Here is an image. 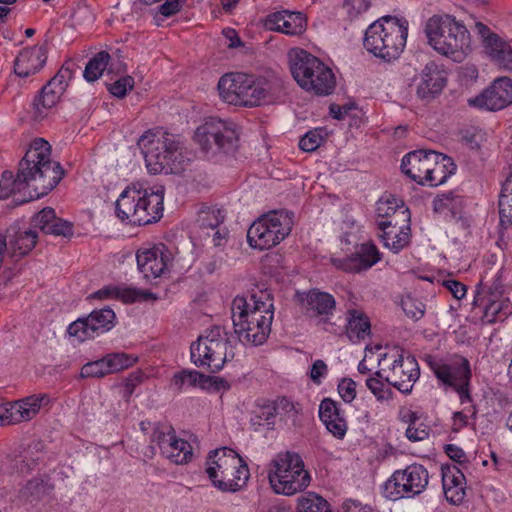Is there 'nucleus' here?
I'll use <instances>...</instances> for the list:
<instances>
[{
    "mask_svg": "<svg viewBox=\"0 0 512 512\" xmlns=\"http://www.w3.org/2000/svg\"><path fill=\"white\" fill-rule=\"evenodd\" d=\"M210 380L209 376L203 375L198 371L183 370L174 375L172 385L178 390L197 386L204 388Z\"/></svg>",
    "mask_w": 512,
    "mask_h": 512,
    "instance_id": "ea45409f",
    "label": "nucleus"
},
{
    "mask_svg": "<svg viewBox=\"0 0 512 512\" xmlns=\"http://www.w3.org/2000/svg\"><path fill=\"white\" fill-rule=\"evenodd\" d=\"M472 107L488 111H498L512 104V79L499 77L483 92L468 99Z\"/></svg>",
    "mask_w": 512,
    "mask_h": 512,
    "instance_id": "6ab92c4d",
    "label": "nucleus"
},
{
    "mask_svg": "<svg viewBox=\"0 0 512 512\" xmlns=\"http://www.w3.org/2000/svg\"><path fill=\"white\" fill-rule=\"evenodd\" d=\"M137 266L146 279L162 276L172 261V254L164 244L142 247L136 253Z\"/></svg>",
    "mask_w": 512,
    "mask_h": 512,
    "instance_id": "412c9836",
    "label": "nucleus"
},
{
    "mask_svg": "<svg viewBox=\"0 0 512 512\" xmlns=\"http://www.w3.org/2000/svg\"><path fill=\"white\" fill-rule=\"evenodd\" d=\"M407 36V20L384 16L368 26L363 45L375 57L391 62L398 59L404 51Z\"/></svg>",
    "mask_w": 512,
    "mask_h": 512,
    "instance_id": "423d86ee",
    "label": "nucleus"
},
{
    "mask_svg": "<svg viewBox=\"0 0 512 512\" xmlns=\"http://www.w3.org/2000/svg\"><path fill=\"white\" fill-rule=\"evenodd\" d=\"M288 58L292 76L303 90L317 96L332 94L335 75L320 59L300 48L291 49Z\"/></svg>",
    "mask_w": 512,
    "mask_h": 512,
    "instance_id": "0eeeda50",
    "label": "nucleus"
},
{
    "mask_svg": "<svg viewBox=\"0 0 512 512\" xmlns=\"http://www.w3.org/2000/svg\"><path fill=\"white\" fill-rule=\"evenodd\" d=\"M456 165L453 160L435 151H431V162L427 178L425 177L423 185L435 187L446 182L454 174Z\"/></svg>",
    "mask_w": 512,
    "mask_h": 512,
    "instance_id": "2f4dec72",
    "label": "nucleus"
},
{
    "mask_svg": "<svg viewBox=\"0 0 512 512\" xmlns=\"http://www.w3.org/2000/svg\"><path fill=\"white\" fill-rule=\"evenodd\" d=\"M433 206L435 212L445 216L451 215L452 217H456L462 211L463 198L454 192H448L438 195L433 201Z\"/></svg>",
    "mask_w": 512,
    "mask_h": 512,
    "instance_id": "58836bf2",
    "label": "nucleus"
},
{
    "mask_svg": "<svg viewBox=\"0 0 512 512\" xmlns=\"http://www.w3.org/2000/svg\"><path fill=\"white\" fill-rule=\"evenodd\" d=\"M323 137L317 130L307 132L299 141V147L305 152L315 151L322 143Z\"/></svg>",
    "mask_w": 512,
    "mask_h": 512,
    "instance_id": "4d7b16f0",
    "label": "nucleus"
},
{
    "mask_svg": "<svg viewBox=\"0 0 512 512\" xmlns=\"http://www.w3.org/2000/svg\"><path fill=\"white\" fill-rule=\"evenodd\" d=\"M503 297V286L499 280H495L488 286L482 279L477 286L473 305L484 304L487 299H501Z\"/></svg>",
    "mask_w": 512,
    "mask_h": 512,
    "instance_id": "37998d69",
    "label": "nucleus"
},
{
    "mask_svg": "<svg viewBox=\"0 0 512 512\" xmlns=\"http://www.w3.org/2000/svg\"><path fill=\"white\" fill-rule=\"evenodd\" d=\"M115 312L109 307L92 311L87 317L79 318L68 327V334L83 342L111 330L115 324Z\"/></svg>",
    "mask_w": 512,
    "mask_h": 512,
    "instance_id": "f3484780",
    "label": "nucleus"
},
{
    "mask_svg": "<svg viewBox=\"0 0 512 512\" xmlns=\"http://www.w3.org/2000/svg\"><path fill=\"white\" fill-rule=\"evenodd\" d=\"M272 465L269 481L275 493L290 496L308 487L310 475L297 453H280L272 461Z\"/></svg>",
    "mask_w": 512,
    "mask_h": 512,
    "instance_id": "9d476101",
    "label": "nucleus"
},
{
    "mask_svg": "<svg viewBox=\"0 0 512 512\" xmlns=\"http://www.w3.org/2000/svg\"><path fill=\"white\" fill-rule=\"evenodd\" d=\"M247 74L227 73L218 81V91L220 98L231 105H243L244 93L247 87Z\"/></svg>",
    "mask_w": 512,
    "mask_h": 512,
    "instance_id": "cd10ccee",
    "label": "nucleus"
},
{
    "mask_svg": "<svg viewBox=\"0 0 512 512\" xmlns=\"http://www.w3.org/2000/svg\"><path fill=\"white\" fill-rule=\"evenodd\" d=\"M247 87L242 107L252 108L271 104L279 97L282 83L277 77L247 75Z\"/></svg>",
    "mask_w": 512,
    "mask_h": 512,
    "instance_id": "a211bd4d",
    "label": "nucleus"
},
{
    "mask_svg": "<svg viewBox=\"0 0 512 512\" xmlns=\"http://www.w3.org/2000/svg\"><path fill=\"white\" fill-rule=\"evenodd\" d=\"M55 218L56 214L54 209L46 207L33 217L32 225L34 228H38L44 233Z\"/></svg>",
    "mask_w": 512,
    "mask_h": 512,
    "instance_id": "603ef678",
    "label": "nucleus"
},
{
    "mask_svg": "<svg viewBox=\"0 0 512 512\" xmlns=\"http://www.w3.org/2000/svg\"><path fill=\"white\" fill-rule=\"evenodd\" d=\"M371 6V0H345L344 8L351 20L366 13Z\"/></svg>",
    "mask_w": 512,
    "mask_h": 512,
    "instance_id": "3c124183",
    "label": "nucleus"
},
{
    "mask_svg": "<svg viewBox=\"0 0 512 512\" xmlns=\"http://www.w3.org/2000/svg\"><path fill=\"white\" fill-rule=\"evenodd\" d=\"M376 214L377 222H394L398 217L397 214L410 216V211L401 200H398L395 196L388 195L381 197L377 201Z\"/></svg>",
    "mask_w": 512,
    "mask_h": 512,
    "instance_id": "72a5a7b5",
    "label": "nucleus"
},
{
    "mask_svg": "<svg viewBox=\"0 0 512 512\" xmlns=\"http://www.w3.org/2000/svg\"><path fill=\"white\" fill-rule=\"evenodd\" d=\"M442 485L446 500L454 505L461 504L466 496V479L455 465L442 466Z\"/></svg>",
    "mask_w": 512,
    "mask_h": 512,
    "instance_id": "c85d7f7f",
    "label": "nucleus"
},
{
    "mask_svg": "<svg viewBox=\"0 0 512 512\" xmlns=\"http://www.w3.org/2000/svg\"><path fill=\"white\" fill-rule=\"evenodd\" d=\"M327 373V365L322 360H316L310 371V378L314 383L320 384L321 378Z\"/></svg>",
    "mask_w": 512,
    "mask_h": 512,
    "instance_id": "338daca9",
    "label": "nucleus"
},
{
    "mask_svg": "<svg viewBox=\"0 0 512 512\" xmlns=\"http://www.w3.org/2000/svg\"><path fill=\"white\" fill-rule=\"evenodd\" d=\"M234 331L244 344L262 345L271 332L273 303L270 295L260 292L249 300L237 296L231 306Z\"/></svg>",
    "mask_w": 512,
    "mask_h": 512,
    "instance_id": "f03ea898",
    "label": "nucleus"
},
{
    "mask_svg": "<svg viewBox=\"0 0 512 512\" xmlns=\"http://www.w3.org/2000/svg\"><path fill=\"white\" fill-rule=\"evenodd\" d=\"M224 220L219 209L202 210L199 213L198 222L201 228L215 230Z\"/></svg>",
    "mask_w": 512,
    "mask_h": 512,
    "instance_id": "de8ad7c7",
    "label": "nucleus"
},
{
    "mask_svg": "<svg viewBox=\"0 0 512 512\" xmlns=\"http://www.w3.org/2000/svg\"><path fill=\"white\" fill-rule=\"evenodd\" d=\"M143 380V374L141 372H134L129 375L125 382V395L129 397L135 387L140 384Z\"/></svg>",
    "mask_w": 512,
    "mask_h": 512,
    "instance_id": "774afa93",
    "label": "nucleus"
},
{
    "mask_svg": "<svg viewBox=\"0 0 512 512\" xmlns=\"http://www.w3.org/2000/svg\"><path fill=\"white\" fill-rule=\"evenodd\" d=\"M478 305L484 306L483 318L490 324L503 321L512 314V304L508 298L487 299L484 304Z\"/></svg>",
    "mask_w": 512,
    "mask_h": 512,
    "instance_id": "f704fd0d",
    "label": "nucleus"
},
{
    "mask_svg": "<svg viewBox=\"0 0 512 512\" xmlns=\"http://www.w3.org/2000/svg\"><path fill=\"white\" fill-rule=\"evenodd\" d=\"M443 285L452 293V295L460 300L465 297L467 289L466 286L456 280L450 279L443 282Z\"/></svg>",
    "mask_w": 512,
    "mask_h": 512,
    "instance_id": "69168bd1",
    "label": "nucleus"
},
{
    "mask_svg": "<svg viewBox=\"0 0 512 512\" xmlns=\"http://www.w3.org/2000/svg\"><path fill=\"white\" fill-rule=\"evenodd\" d=\"M44 233L54 236L70 237L73 235V226L70 222L56 216Z\"/></svg>",
    "mask_w": 512,
    "mask_h": 512,
    "instance_id": "864d4df0",
    "label": "nucleus"
},
{
    "mask_svg": "<svg viewBox=\"0 0 512 512\" xmlns=\"http://www.w3.org/2000/svg\"><path fill=\"white\" fill-rule=\"evenodd\" d=\"M406 437L413 442L422 441L428 437L427 428L423 424L417 427L415 426V422H412L406 429Z\"/></svg>",
    "mask_w": 512,
    "mask_h": 512,
    "instance_id": "e2e57ef3",
    "label": "nucleus"
},
{
    "mask_svg": "<svg viewBox=\"0 0 512 512\" xmlns=\"http://www.w3.org/2000/svg\"><path fill=\"white\" fill-rule=\"evenodd\" d=\"M133 86L134 79L131 76H125L110 84L108 90L112 95L122 98L133 88Z\"/></svg>",
    "mask_w": 512,
    "mask_h": 512,
    "instance_id": "13d9d810",
    "label": "nucleus"
},
{
    "mask_svg": "<svg viewBox=\"0 0 512 512\" xmlns=\"http://www.w3.org/2000/svg\"><path fill=\"white\" fill-rule=\"evenodd\" d=\"M164 188L129 186L118 197L116 216L133 225H147L158 221L163 214Z\"/></svg>",
    "mask_w": 512,
    "mask_h": 512,
    "instance_id": "20e7f679",
    "label": "nucleus"
},
{
    "mask_svg": "<svg viewBox=\"0 0 512 512\" xmlns=\"http://www.w3.org/2000/svg\"><path fill=\"white\" fill-rule=\"evenodd\" d=\"M143 295L145 298L150 297L151 293L141 294L132 288H121L118 286H105L91 295L95 299H120L125 303L135 302Z\"/></svg>",
    "mask_w": 512,
    "mask_h": 512,
    "instance_id": "e433bc0d",
    "label": "nucleus"
},
{
    "mask_svg": "<svg viewBox=\"0 0 512 512\" xmlns=\"http://www.w3.org/2000/svg\"><path fill=\"white\" fill-rule=\"evenodd\" d=\"M107 368L106 361L103 357L102 359L86 363L81 368L80 375L82 378H101L110 374Z\"/></svg>",
    "mask_w": 512,
    "mask_h": 512,
    "instance_id": "09e8293b",
    "label": "nucleus"
},
{
    "mask_svg": "<svg viewBox=\"0 0 512 512\" xmlns=\"http://www.w3.org/2000/svg\"><path fill=\"white\" fill-rule=\"evenodd\" d=\"M366 387L380 402H388L393 398V391L385 379L378 377L375 373L365 381Z\"/></svg>",
    "mask_w": 512,
    "mask_h": 512,
    "instance_id": "c03bdc74",
    "label": "nucleus"
},
{
    "mask_svg": "<svg viewBox=\"0 0 512 512\" xmlns=\"http://www.w3.org/2000/svg\"><path fill=\"white\" fill-rule=\"evenodd\" d=\"M104 359L110 374L127 369L133 366L138 360L136 356L126 353H111L106 355Z\"/></svg>",
    "mask_w": 512,
    "mask_h": 512,
    "instance_id": "a18cd8bd",
    "label": "nucleus"
},
{
    "mask_svg": "<svg viewBox=\"0 0 512 512\" xmlns=\"http://www.w3.org/2000/svg\"><path fill=\"white\" fill-rule=\"evenodd\" d=\"M301 302L306 309V313L311 316H328L332 314L336 302L334 297L317 289H312L301 297Z\"/></svg>",
    "mask_w": 512,
    "mask_h": 512,
    "instance_id": "473e14b6",
    "label": "nucleus"
},
{
    "mask_svg": "<svg viewBox=\"0 0 512 512\" xmlns=\"http://www.w3.org/2000/svg\"><path fill=\"white\" fill-rule=\"evenodd\" d=\"M110 60V55L106 51H101L97 53L93 58L89 60L84 70V78L88 82H94L99 79Z\"/></svg>",
    "mask_w": 512,
    "mask_h": 512,
    "instance_id": "79ce46f5",
    "label": "nucleus"
},
{
    "mask_svg": "<svg viewBox=\"0 0 512 512\" xmlns=\"http://www.w3.org/2000/svg\"><path fill=\"white\" fill-rule=\"evenodd\" d=\"M430 367L442 384L457 392L461 403L471 401L469 386L472 372L467 358L455 354L445 361L430 362Z\"/></svg>",
    "mask_w": 512,
    "mask_h": 512,
    "instance_id": "4468645a",
    "label": "nucleus"
},
{
    "mask_svg": "<svg viewBox=\"0 0 512 512\" xmlns=\"http://www.w3.org/2000/svg\"><path fill=\"white\" fill-rule=\"evenodd\" d=\"M378 365L379 370L375 374L404 394L412 391L414 383L420 376L415 358L410 355L405 356L403 350L396 346L379 354Z\"/></svg>",
    "mask_w": 512,
    "mask_h": 512,
    "instance_id": "1a4fd4ad",
    "label": "nucleus"
},
{
    "mask_svg": "<svg viewBox=\"0 0 512 512\" xmlns=\"http://www.w3.org/2000/svg\"><path fill=\"white\" fill-rule=\"evenodd\" d=\"M47 61V49L45 46H33L24 48L14 61V72L21 78H26L38 73Z\"/></svg>",
    "mask_w": 512,
    "mask_h": 512,
    "instance_id": "bb28decb",
    "label": "nucleus"
},
{
    "mask_svg": "<svg viewBox=\"0 0 512 512\" xmlns=\"http://www.w3.org/2000/svg\"><path fill=\"white\" fill-rule=\"evenodd\" d=\"M319 417L327 430L336 438L343 439L348 426L338 404L330 398H325L319 406Z\"/></svg>",
    "mask_w": 512,
    "mask_h": 512,
    "instance_id": "c756f323",
    "label": "nucleus"
},
{
    "mask_svg": "<svg viewBox=\"0 0 512 512\" xmlns=\"http://www.w3.org/2000/svg\"><path fill=\"white\" fill-rule=\"evenodd\" d=\"M186 0H165L160 5L159 13L164 17H170L180 11Z\"/></svg>",
    "mask_w": 512,
    "mask_h": 512,
    "instance_id": "0e129e2a",
    "label": "nucleus"
},
{
    "mask_svg": "<svg viewBox=\"0 0 512 512\" xmlns=\"http://www.w3.org/2000/svg\"><path fill=\"white\" fill-rule=\"evenodd\" d=\"M429 482V473L421 464H411L396 470L384 484L385 497L390 500L413 498L420 495Z\"/></svg>",
    "mask_w": 512,
    "mask_h": 512,
    "instance_id": "2eb2a0df",
    "label": "nucleus"
},
{
    "mask_svg": "<svg viewBox=\"0 0 512 512\" xmlns=\"http://www.w3.org/2000/svg\"><path fill=\"white\" fill-rule=\"evenodd\" d=\"M298 512H330L326 500L315 494H308L298 501Z\"/></svg>",
    "mask_w": 512,
    "mask_h": 512,
    "instance_id": "49530a36",
    "label": "nucleus"
},
{
    "mask_svg": "<svg viewBox=\"0 0 512 512\" xmlns=\"http://www.w3.org/2000/svg\"><path fill=\"white\" fill-rule=\"evenodd\" d=\"M71 70L63 66L58 73L48 82L54 89L61 87V91L65 92L67 87V79L71 77Z\"/></svg>",
    "mask_w": 512,
    "mask_h": 512,
    "instance_id": "680f3d73",
    "label": "nucleus"
},
{
    "mask_svg": "<svg viewBox=\"0 0 512 512\" xmlns=\"http://www.w3.org/2000/svg\"><path fill=\"white\" fill-rule=\"evenodd\" d=\"M275 406L276 416H280L281 419H293L298 414V409L295 404L286 397H278L272 400Z\"/></svg>",
    "mask_w": 512,
    "mask_h": 512,
    "instance_id": "8fccbe9b",
    "label": "nucleus"
},
{
    "mask_svg": "<svg viewBox=\"0 0 512 512\" xmlns=\"http://www.w3.org/2000/svg\"><path fill=\"white\" fill-rule=\"evenodd\" d=\"M394 222H377L378 236L384 246L398 253L406 247L411 238L410 220L411 216L397 214Z\"/></svg>",
    "mask_w": 512,
    "mask_h": 512,
    "instance_id": "4be33fe9",
    "label": "nucleus"
},
{
    "mask_svg": "<svg viewBox=\"0 0 512 512\" xmlns=\"http://www.w3.org/2000/svg\"><path fill=\"white\" fill-rule=\"evenodd\" d=\"M194 140L207 153H231L238 147V127L231 120L208 117L196 128Z\"/></svg>",
    "mask_w": 512,
    "mask_h": 512,
    "instance_id": "ddd939ff",
    "label": "nucleus"
},
{
    "mask_svg": "<svg viewBox=\"0 0 512 512\" xmlns=\"http://www.w3.org/2000/svg\"><path fill=\"white\" fill-rule=\"evenodd\" d=\"M402 308L405 314L414 320L420 319L425 313V305L410 297L402 301Z\"/></svg>",
    "mask_w": 512,
    "mask_h": 512,
    "instance_id": "6e6d98bb",
    "label": "nucleus"
},
{
    "mask_svg": "<svg viewBox=\"0 0 512 512\" xmlns=\"http://www.w3.org/2000/svg\"><path fill=\"white\" fill-rule=\"evenodd\" d=\"M338 392L345 402H352L356 397V382L351 378L342 379L338 384Z\"/></svg>",
    "mask_w": 512,
    "mask_h": 512,
    "instance_id": "052dcab7",
    "label": "nucleus"
},
{
    "mask_svg": "<svg viewBox=\"0 0 512 512\" xmlns=\"http://www.w3.org/2000/svg\"><path fill=\"white\" fill-rule=\"evenodd\" d=\"M475 30L489 57L501 68L512 70V46L481 22L475 24Z\"/></svg>",
    "mask_w": 512,
    "mask_h": 512,
    "instance_id": "5701e85b",
    "label": "nucleus"
},
{
    "mask_svg": "<svg viewBox=\"0 0 512 512\" xmlns=\"http://www.w3.org/2000/svg\"><path fill=\"white\" fill-rule=\"evenodd\" d=\"M51 487L42 479H32L27 482L25 492L29 493L34 498H41L43 495L50 491Z\"/></svg>",
    "mask_w": 512,
    "mask_h": 512,
    "instance_id": "bf43d9fd",
    "label": "nucleus"
},
{
    "mask_svg": "<svg viewBox=\"0 0 512 512\" xmlns=\"http://www.w3.org/2000/svg\"><path fill=\"white\" fill-rule=\"evenodd\" d=\"M446 83L445 72L435 62H428L420 73L416 94L422 100H430L441 93Z\"/></svg>",
    "mask_w": 512,
    "mask_h": 512,
    "instance_id": "a878e982",
    "label": "nucleus"
},
{
    "mask_svg": "<svg viewBox=\"0 0 512 512\" xmlns=\"http://www.w3.org/2000/svg\"><path fill=\"white\" fill-rule=\"evenodd\" d=\"M370 333V322L362 313L352 310L349 312L347 334L351 339H364Z\"/></svg>",
    "mask_w": 512,
    "mask_h": 512,
    "instance_id": "a19ab883",
    "label": "nucleus"
},
{
    "mask_svg": "<svg viewBox=\"0 0 512 512\" xmlns=\"http://www.w3.org/2000/svg\"><path fill=\"white\" fill-rule=\"evenodd\" d=\"M138 146L151 174H180L189 165V152L177 135L148 131L140 137Z\"/></svg>",
    "mask_w": 512,
    "mask_h": 512,
    "instance_id": "7ed1b4c3",
    "label": "nucleus"
},
{
    "mask_svg": "<svg viewBox=\"0 0 512 512\" xmlns=\"http://www.w3.org/2000/svg\"><path fill=\"white\" fill-rule=\"evenodd\" d=\"M500 226L508 229L512 226V197L499 198Z\"/></svg>",
    "mask_w": 512,
    "mask_h": 512,
    "instance_id": "5fc2aeb1",
    "label": "nucleus"
},
{
    "mask_svg": "<svg viewBox=\"0 0 512 512\" xmlns=\"http://www.w3.org/2000/svg\"><path fill=\"white\" fill-rule=\"evenodd\" d=\"M276 417V410L272 400H261L252 411L250 423L255 430L261 426L272 429L275 425Z\"/></svg>",
    "mask_w": 512,
    "mask_h": 512,
    "instance_id": "c9c22d12",
    "label": "nucleus"
},
{
    "mask_svg": "<svg viewBox=\"0 0 512 512\" xmlns=\"http://www.w3.org/2000/svg\"><path fill=\"white\" fill-rule=\"evenodd\" d=\"M63 93L61 87L54 89L47 83L42 88L40 96L34 101L35 118L43 119L46 116V110L54 107Z\"/></svg>",
    "mask_w": 512,
    "mask_h": 512,
    "instance_id": "4c0bfd02",
    "label": "nucleus"
},
{
    "mask_svg": "<svg viewBox=\"0 0 512 512\" xmlns=\"http://www.w3.org/2000/svg\"><path fill=\"white\" fill-rule=\"evenodd\" d=\"M229 338L225 330L215 326L198 337L191 345V360L197 367L207 368L215 373L220 371L229 357L234 354L228 351Z\"/></svg>",
    "mask_w": 512,
    "mask_h": 512,
    "instance_id": "f8f14e48",
    "label": "nucleus"
},
{
    "mask_svg": "<svg viewBox=\"0 0 512 512\" xmlns=\"http://www.w3.org/2000/svg\"><path fill=\"white\" fill-rule=\"evenodd\" d=\"M151 442L157 444L161 454L177 465L189 463L193 458L191 444L177 437L171 426H157L151 434Z\"/></svg>",
    "mask_w": 512,
    "mask_h": 512,
    "instance_id": "dca6fc26",
    "label": "nucleus"
},
{
    "mask_svg": "<svg viewBox=\"0 0 512 512\" xmlns=\"http://www.w3.org/2000/svg\"><path fill=\"white\" fill-rule=\"evenodd\" d=\"M265 27L288 36H301L307 29V17L297 11L280 10L267 15Z\"/></svg>",
    "mask_w": 512,
    "mask_h": 512,
    "instance_id": "b1692460",
    "label": "nucleus"
},
{
    "mask_svg": "<svg viewBox=\"0 0 512 512\" xmlns=\"http://www.w3.org/2000/svg\"><path fill=\"white\" fill-rule=\"evenodd\" d=\"M335 267L349 273L367 270L380 261V252L373 243L362 244L357 252L349 257L333 259Z\"/></svg>",
    "mask_w": 512,
    "mask_h": 512,
    "instance_id": "393cba45",
    "label": "nucleus"
},
{
    "mask_svg": "<svg viewBox=\"0 0 512 512\" xmlns=\"http://www.w3.org/2000/svg\"><path fill=\"white\" fill-rule=\"evenodd\" d=\"M206 473L214 487L223 492H236L249 479V469L243 459L232 449L220 448L209 453Z\"/></svg>",
    "mask_w": 512,
    "mask_h": 512,
    "instance_id": "6e6552de",
    "label": "nucleus"
},
{
    "mask_svg": "<svg viewBox=\"0 0 512 512\" xmlns=\"http://www.w3.org/2000/svg\"><path fill=\"white\" fill-rule=\"evenodd\" d=\"M294 225V214L286 210L271 211L250 226L247 231V241L255 249H270L291 232Z\"/></svg>",
    "mask_w": 512,
    "mask_h": 512,
    "instance_id": "9b49d317",
    "label": "nucleus"
},
{
    "mask_svg": "<svg viewBox=\"0 0 512 512\" xmlns=\"http://www.w3.org/2000/svg\"><path fill=\"white\" fill-rule=\"evenodd\" d=\"M430 162L431 151H412L402 159L401 170L409 178L423 185L425 177L428 176Z\"/></svg>",
    "mask_w": 512,
    "mask_h": 512,
    "instance_id": "7c9ffc66",
    "label": "nucleus"
},
{
    "mask_svg": "<svg viewBox=\"0 0 512 512\" xmlns=\"http://www.w3.org/2000/svg\"><path fill=\"white\" fill-rule=\"evenodd\" d=\"M428 44L439 54L460 62L470 47L469 31L449 14H435L425 23Z\"/></svg>",
    "mask_w": 512,
    "mask_h": 512,
    "instance_id": "39448f33",
    "label": "nucleus"
},
{
    "mask_svg": "<svg viewBox=\"0 0 512 512\" xmlns=\"http://www.w3.org/2000/svg\"><path fill=\"white\" fill-rule=\"evenodd\" d=\"M64 176L60 163L51 158V146L43 138L34 139L19 162L16 177L4 171L0 180V199L29 188L31 199H38L53 190Z\"/></svg>",
    "mask_w": 512,
    "mask_h": 512,
    "instance_id": "f257e3e1",
    "label": "nucleus"
},
{
    "mask_svg": "<svg viewBox=\"0 0 512 512\" xmlns=\"http://www.w3.org/2000/svg\"><path fill=\"white\" fill-rule=\"evenodd\" d=\"M47 402L48 396L43 394L0 404V426L18 424L33 419L41 406Z\"/></svg>",
    "mask_w": 512,
    "mask_h": 512,
    "instance_id": "aec40b11",
    "label": "nucleus"
}]
</instances>
